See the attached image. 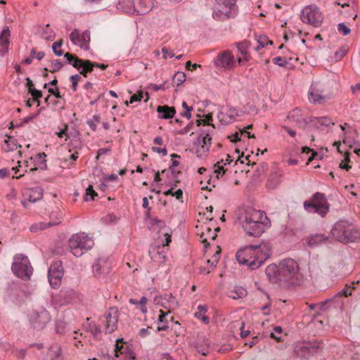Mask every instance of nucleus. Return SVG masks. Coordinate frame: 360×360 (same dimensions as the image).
<instances>
[{"label":"nucleus","mask_w":360,"mask_h":360,"mask_svg":"<svg viewBox=\"0 0 360 360\" xmlns=\"http://www.w3.org/2000/svg\"><path fill=\"white\" fill-rule=\"evenodd\" d=\"M271 251L266 244L250 245L240 250L236 254V260L251 269H258L269 257Z\"/></svg>","instance_id":"nucleus-1"},{"label":"nucleus","mask_w":360,"mask_h":360,"mask_svg":"<svg viewBox=\"0 0 360 360\" xmlns=\"http://www.w3.org/2000/svg\"><path fill=\"white\" fill-rule=\"evenodd\" d=\"M270 221L264 212L248 208L242 217V226L247 234L261 236L270 226Z\"/></svg>","instance_id":"nucleus-2"},{"label":"nucleus","mask_w":360,"mask_h":360,"mask_svg":"<svg viewBox=\"0 0 360 360\" xmlns=\"http://www.w3.org/2000/svg\"><path fill=\"white\" fill-rule=\"evenodd\" d=\"M330 233L333 238L344 244L355 243L360 240V231L347 220H339L335 223Z\"/></svg>","instance_id":"nucleus-3"},{"label":"nucleus","mask_w":360,"mask_h":360,"mask_svg":"<svg viewBox=\"0 0 360 360\" xmlns=\"http://www.w3.org/2000/svg\"><path fill=\"white\" fill-rule=\"evenodd\" d=\"M280 276L282 284L299 285L302 278L297 262L290 258L285 259L280 262Z\"/></svg>","instance_id":"nucleus-4"},{"label":"nucleus","mask_w":360,"mask_h":360,"mask_svg":"<svg viewBox=\"0 0 360 360\" xmlns=\"http://www.w3.org/2000/svg\"><path fill=\"white\" fill-rule=\"evenodd\" d=\"M94 240L84 233L73 234L68 240V246L72 254L81 257L94 246Z\"/></svg>","instance_id":"nucleus-5"},{"label":"nucleus","mask_w":360,"mask_h":360,"mask_svg":"<svg viewBox=\"0 0 360 360\" xmlns=\"http://www.w3.org/2000/svg\"><path fill=\"white\" fill-rule=\"evenodd\" d=\"M214 132V126L213 124H207L204 125V128L194 142L195 154L198 158H202L209 151L211 146L212 136Z\"/></svg>","instance_id":"nucleus-6"},{"label":"nucleus","mask_w":360,"mask_h":360,"mask_svg":"<svg viewBox=\"0 0 360 360\" xmlns=\"http://www.w3.org/2000/svg\"><path fill=\"white\" fill-rule=\"evenodd\" d=\"M304 208L309 213L324 217L329 211V204L323 193L316 192L309 200L304 201Z\"/></svg>","instance_id":"nucleus-7"},{"label":"nucleus","mask_w":360,"mask_h":360,"mask_svg":"<svg viewBox=\"0 0 360 360\" xmlns=\"http://www.w3.org/2000/svg\"><path fill=\"white\" fill-rule=\"evenodd\" d=\"M216 4L212 13L217 20H224L236 15V0H215Z\"/></svg>","instance_id":"nucleus-8"},{"label":"nucleus","mask_w":360,"mask_h":360,"mask_svg":"<svg viewBox=\"0 0 360 360\" xmlns=\"http://www.w3.org/2000/svg\"><path fill=\"white\" fill-rule=\"evenodd\" d=\"M11 269L16 276L25 280L30 279L33 272L29 259L22 255L15 256Z\"/></svg>","instance_id":"nucleus-9"},{"label":"nucleus","mask_w":360,"mask_h":360,"mask_svg":"<svg viewBox=\"0 0 360 360\" xmlns=\"http://www.w3.org/2000/svg\"><path fill=\"white\" fill-rule=\"evenodd\" d=\"M322 348V342L318 341L297 342L293 345L294 352L302 358L313 356L319 353Z\"/></svg>","instance_id":"nucleus-10"},{"label":"nucleus","mask_w":360,"mask_h":360,"mask_svg":"<svg viewBox=\"0 0 360 360\" xmlns=\"http://www.w3.org/2000/svg\"><path fill=\"white\" fill-rule=\"evenodd\" d=\"M50 314L44 307L33 309L28 314L30 324L36 330L44 329L50 321Z\"/></svg>","instance_id":"nucleus-11"},{"label":"nucleus","mask_w":360,"mask_h":360,"mask_svg":"<svg viewBox=\"0 0 360 360\" xmlns=\"http://www.w3.org/2000/svg\"><path fill=\"white\" fill-rule=\"evenodd\" d=\"M64 58L66 59L67 64L72 65L85 77H87V73L93 71L94 65H98L97 63L91 62L89 60L79 59L70 53H65Z\"/></svg>","instance_id":"nucleus-12"},{"label":"nucleus","mask_w":360,"mask_h":360,"mask_svg":"<svg viewBox=\"0 0 360 360\" xmlns=\"http://www.w3.org/2000/svg\"><path fill=\"white\" fill-rule=\"evenodd\" d=\"M301 20L314 27H320L323 22V17L318 7L314 5L305 6L301 13Z\"/></svg>","instance_id":"nucleus-13"},{"label":"nucleus","mask_w":360,"mask_h":360,"mask_svg":"<svg viewBox=\"0 0 360 360\" xmlns=\"http://www.w3.org/2000/svg\"><path fill=\"white\" fill-rule=\"evenodd\" d=\"M118 319V309L115 307H110L101 319L102 322L105 323L106 333H112L117 329Z\"/></svg>","instance_id":"nucleus-14"},{"label":"nucleus","mask_w":360,"mask_h":360,"mask_svg":"<svg viewBox=\"0 0 360 360\" xmlns=\"http://www.w3.org/2000/svg\"><path fill=\"white\" fill-rule=\"evenodd\" d=\"M214 63L220 70H232L235 67L234 56L231 51H225L214 59Z\"/></svg>","instance_id":"nucleus-15"},{"label":"nucleus","mask_w":360,"mask_h":360,"mask_svg":"<svg viewBox=\"0 0 360 360\" xmlns=\"http://www.w3.org/2000/svg\"><path fill=\"white\" fill-rule=\"evenodd\" d=\"M111 266L108 257H99L92 265V271L96 277L101 278L110 272Z\"/></svg>","instance_id":"nucleus-16"},{"label":"nucleus","mask_w":360,"mask_h":360,"mask_svg":"<svg viewBox=\"0 0 360 360\" xmlns=\"http://www.w3.org/2000/svg\"><path fill=\"white\" fill-rule=\"evenodd\" d=\"M70 39L73 44L87 50L90 41V32L89 30H85L80 33L77 29H75L70 34Z\"/></svg>","instance_id":"nucleus-17"},{"label":"nucleus","mask_w":360,"mask_h":360,"mask_svg":"<svg viewBox=\"0 0 360 360\" xmlns=\"http://www.w3.org/2000/svg\"><path fill=\"white\" fill-rule=\"evenodd\" d=\"M49 217L50 221L49 223H36L30 226V230L32 232H37V231L39 230L46 229L49 226L59 224L62 219V212L59 210L56 209V210H53L50 213Z\"/></svg>","instance_id":"nucleus-18"},{"label":"nucleus","mask_w":360,"mask_h":360,"mask_svg":"<svg viewBox=\"0 0 360 360\" xmlns=\"http://www.w3.org/2000/svg\"><path fill=\"white\" fill-rule=\"evenodd\" d=\"M63 276V271L60 263L52 264L49 269L48 278L50 285L53 288L59 287L61 279Z\"/></svg>","instance_id":"nucleus-19"},{"label":"nucleus","mask_w":360,"mask_h":360,"mask_svg":"<svg viewBox=\"0 0 360 360\" xmlns=\"http://www.w3.org/2000/svg\"><path fill=\"white\" fill-rule=\"evenodd\" d=\"M43 195V190L41 187L26 188L23 191V199L21 202L25 207H27L30 203L35 202L40 200Z\"/></svg>","instance_id":"nucleus-20"},{"label":"nucleus","mask_w":360,"mask_h":360,"mask_svg":"<svg viewBox=\"0 0 360 360\" xmlns=\"http://www.w3.org/2000/svg\"><path fill=\"white\" fill-rule=\"evenodd\" d=\"M237 116V110L231 107H222L217 115V117L222 124H228L233 122Z\"/></svg>","instance_id":"nucleus-21"},{"label":"nucleus","mask_w":360,"mask_h":360,"mask_svg":"<svg viewBox=\"0 0 360 360\" xmlns=\"http://www.w3.org/2000/svg\"><path fill=\"white\" fill-rule=\"evenodd\" d=\"M323 91L316 84H312L308 91V98L314 104H323L326 102Z\"/></svg>","instance_id":"nucleus-22"},{"label":"nucleus","mask_w":360,"mask_h":360,"mask_svg":"<svg viewBox=\"0 0 360 360\" xmlns=\"http://www.w3.org/2000/svg\"><path fill=\"white\" fill-rule=\"evenodd\" d=\"M288 120L293 122L297 127L305 129L309 124V117L304 118L300 109H294L290 111L288 116Z\"/></svg>","instance_id":"nucleus-23"},{"label":"nucleus","mask_w":360,"mask_h":360,"mask_svg":"<svg viewBox=\"0 0 360 360\" xmlns=\"http://www.w3.org/2000/svg\"><path fill=\"white\" fill-rule=\"evenodd\" d=\"M335 123L332 122L331 119L328 117H309L308 127L310 128L324 130L330 125H333Z\"/></svg>","instance_id":"nucleus-24"},{"label":"nucleus","mask_w":360,"mask_h":360,"mask_svg":"<svg viewBox=\"0 0 360 360\" xmlns=\"http://www.w3.org/2000/svg\"><path fill=\"white\" fill-rule=\"evenodd\" d=\"M265 274L272 283L282 285L281 276H280V264L277 266L271 264L266 268Z\"/></svg>","instance_id":"nucleus-25"},{"label":"nucleus","mask_w":360,"mask_h":360,"mask_svg":"<svg viewBox=\"0 0 360 360\" xmlns=\"http://www.w3.org/2000/svg\"><path fill=\"white\" fill-rule=\"evenodd\" d=\"M151 259L158 264H162L167 260V252L163 247L156 246L149 250Z\"/></svg>","instance_id":"nucleus-26"},{"label":"nucleus","mask_w":360,"mask_h":360,"mask_svg":"<svg viewBox=\"0 0 360 360\" xmlns=\"http://www.w3.org/2000/svg\"><path fill=\"white\" fill-rule=\"evenodd\" d=\"M135 15H144L148 13L153 7V0H134Z\"/></svg>","instance_id":"nucleus-27"},{"label":"nucleus","mask_w":360,"mask_h":360,"mask_svg":"<svg viewBox=\"0 0 360 360\" xmlns=\"http://www.w3.org/2000/svg\"><path fill=\"white\" fill-rule=\"evenodd\" d=\"M10 35L8 27H4L0 34V55L1 56H4L8 51Z\"/></svg>","instance_id":"nucleus-28"},{"label":"nucleus","mask_w":360,"mask_h":360,"mask_svg":"<svg viewBox=\"0 0 360 360\" xmlns=\"http://www.w3.org/2000/svg\"><path fill=\"white\" fill-rule=\"evenodd\" d=\"M116 8L122 13L135 15L136 9L134 5V0H119Z\"/></svg>","instance_id":"nucleus-29"},{"label":"nucleus","mask_w":360,"mask_h":360,"mask_svg":"<svg viewBox=\"0 0 360 360\" xmlns=\"http://www.w3.org/2000/svg\"><path fill=\"white\" fill-rule=\"evenodd\" d=\"M195 347L199 354L207 356L210 351V342L205 336L200 337L197 340Z\"/></svg>","instance_id":"nucleus-30"},{"label":"nucleus","mask_w":360,"mask_h":360,"mask_svg":"<svg viewBox=\"0 0 360 360\" xmlns=\"http://www.w3.org/2000/svg\"><path fill=\"white\" fill-rule=\"evenodd\" d=\"M158 117L160 119H170L172 118L176 112L174 108L169 107L167 105H160L157 108Z\"/></svg>","instance_id":"nucleus-31"},{"label":"nucleus","mask_w":360,"mask_h":360,"mask_svg":"<svg viewBox=\"0 0 360 360\" xmlns=\"http://www.w3.org/2000/svg\"><path fill=\"white\" fill-rule=\"evenodd\" d=\"M61 296L64 298L66 304H74L79 301V295L72 289L61 292Z\"/></svg>","instance_id":"nucleus-32"},{"label":"nucleus","mask_w":360,"mask_h":360,"mask_svg":"<svg viewBox=\"0 0 360 360\" xmlns=\"http://www.w3.org/2000/svg\"><path fill=\"white\" fill-rule=\"evenodd\" d=\"M48 355L51 360H63L60 346L57 343L53 344L49 349Z\"/></svg>","instance_id":"nucleus-33"},{"label":"nucleus","mask_w":360,"mask_h":360,"mask_svg":"<svg viewBox=\"0 0 360 360\" xmlns=\"http://www.w3.org/2000/svg\"><path fill=\"white\" fill-rule=\"evenodd\" d=\"M328 238L323 234L311 235L308 240V245L310 247H314L326 242Z\"/></svg>","instance_id":"nucleus-34"},{"label":"nucleus","mask_w":360,"mask_h":360,"mask_svg":"<svg viewBox=\"0 0 360 360\" xmlns=\"http://www.w3.org/2000/svg\"><path fill=\"white\" fill-rule=\"evenodd\" d=\"M247 290L243 287H236L233 290L229 291V297L233 300H238L247 295Z\"/></svg>","instance_id":"nucleus-35"},{"label":"nucleus","mask_w":360,"mask_h":360,"mask_svg":"<svg viewBox=\"0 0 360 360\" xmlns=\"http://www.w3.org/2000/svg\"><path fill=\"white\" fill-rule=\"evenodd\" d=\"M165 300L167 301V302H164L162 305L165 309H168L169 311L171 310H174L178 307V302L176 298L172 294L166 296Z\"/></svg>","instance_id":"nucleus-36"},{"label":"nucleus","mask_w":360,"mask_h":360,"mask_svg":"<svg viewBox=\"0 0 360 360\" xmlns=\"http://www.w3.org/2000/svg\"><path fill=\"white\" fill-rule=\"evenodd\" d=\"M128 347H124L123 345V339L118 338L116 340V344L115 345V356L118 358L120 355H123L124 353L127 350Z\"/></svg>","instance_id":"nucleus-37"},{"label":"nucleus","mask_w":360,"mask_h":360,"mask_svg":"<svg viewBox=\"0 0 360 360\" xmlns=\"http://www.w3.org/2000/svg\"><path fill=\"white\" fill-rule=\"evenodd\" d=\"M4 143L6 144V148H4L6 151H13L18 148L17 141L13 137L7 136L4 140Z\"/></svg>","instance_id":"nucleus-38"},{"label":"nucleus","mask_w":360,"mask_h":360,"mask_svg":"<svg viewBox=\"0 0 360 360\" xmlns=\"http://www.w3.org/2000/svg\"><path fill=\"white\" fill-rule=\"evenodd\" d=\"M238 51L243 56L245 60H248V50L250 46V44L248 41H242L236 44Z\"/></svg>","instance_id":"nucleus-39"},{"label":"nucleus","mask_w":360,"mask_h":360,"mask_svg":"<svg viewBox=\"0 0 360 360\" xmlns=\"http://www.w3.org/2000/svg\"><path fill=\"white\" fill-rule=\"evenodd\" d=\"M258 46L255 48V50L258 51L261 48L264 47L266 45L272 44V41L269 39L266 35H259L257 38Z\"/></svg>","instance_id":"nucleus-40"},{"label":"nucleus","mask_w":360,"mask_h":360,"mask_svg":"<svg viewBox=\"0 0 360 360\" xmlns=\"http://www.w3.org/2000/svg\"><path fill=\"white\" fill-rule=\"evenodd\" d=\"M160 316L158 317V321L162 323V325L161 326L158 327V330H166L169 328V326L167 324V322L165 320V316L170 313L169 311L168 312L165 313L162 310H160Z\"/></svg>","instance_id":"nucleus-41"},{"label":"nucleus","mask_w":360,"mask_h":360,"mask_svg":"<svg viewBox=\"0 0 360 360\" xmlns=\"http://www.w3.org/2000/svg\"><path fill=\"white\" fill-rule=\"evenodd\" d=\"M41 37L46 40H52L55 37V33L49 27V24H46L43 28Z\"/></svg>","instance_id":"nucleus-42"},{"label":"nucleus","mask_w":360,"mask_h":360,"mask_svg":"<svg viewBox=\"0 0 360 360\" xmlns=\"http://www.w3.org/2000/svg\"><path fill=\"white\" fill-rule=\"evenodd\" d=\"M186 80V75L183 72H177L172 78V83L174 85L179 86L183 84Z\"/></svg>","instance_id":"nucleus-43"},{"label":"nucleus","mask_w":360,"mask_h":360,"mask_svg":"<svg viewBox=\"0 0 360 360\" xmlns=\"http://www.w3.org/2000/svg\"><path fill=\"white\" fill-rule=\"evenodd\" d=\"M63 45V40H58L55 41L52 44V50L53 53L56 56H61L63 55V51L60 49Z\"/></svg>","instance_id":"nucleus-44"},{"label":"nucleus","mask_w":360,"mask_h":360,"mask_svg":"<svg viewBox=\"0 0 360 360\" xmlns=\"http://www.w3.org/2000/svg\"><path fill=\"white\" fill-rule=\"evenodd\" d=\"M224 160H221L220 162H218L214 165V172L216 174V176L219 179L221 177L225 174V169L224 168Z\"/></svg>","instance_id":"nucleus-45"},{"label":"nucleus","mask_w":360,"mask_h":360,"mask_svg":"<svg viewBox=\"0 0 360 360\" xmlns=\"http://www.w3.org/2000/svg\"><path fill=\"white\" fill-rule=\"evenodd\" d=\"M144 95L146 96V98L145 100V101L146 102L148 99V94L143 93V91H139L138 94H135L132 95L131 96L129 102L126 101V105H129V103H133L135 101H141L143 98Z\"/></svg>","instance_id":"nucleus-46"},{"label":"nucleus","mask_w":360,"mask_h":360,"mask_svg":"<svg viewBox=\"0 0 360 360\" xmlns=\"http://www.w3.org/2000/svg\"><path fill=\"white\" fill-rule=\"evenodd\" d=\"M97 195V193L93 189V186L89 185V187L86 189V193L84 195V200L89 201L94 200V197Z\"/></svg>","instance_id":"nucleus-47"},{"label":"nucleus","mask_w":360,"mask_h":360,"mask_svg":"<svg viewBox=\"0 0 360 360\" xmlns=\"http://www.w3.org/2000/svg\"><path fill=\"white\" fill-rule=\"evenodd\" d=\"M280 182H281V180L278 176H271L267 181L266 186L269 189H274L278 186Z\"/></svg>","instance_id":"nucleus-48"},{"label":"nucleus","mask_w":360,"mask_h":360,"mask_svg":"<svg viewBox=\"0 0 360 360\" xmlns=\"http://www.w3.org/2000/svg\"><path fill=\"white\" fill-rule=\"evenodd\" d=\"M63 65V63H62L59 60H51V69L49 70V71L51 72H58L62 69Z\"/></svg>","instance_id":"nucleus-49"},{"label":"nucleus","mask_w":360,"mask_h":360,"mask_svg":"<svg viewBox=\"0 0 360 360\" xmlns=\"http://www.w3.org/2000/svg\"><path fill=\"white\" fill-rule=\"evenodd\" d=\"M220 250L217 251L212 257V259H207V263L209 268L212 270L218 263L219 259Z\"/></svg>","instance_id":"nucleus-50"},{"label":"nucleus","mask_w":360,"mask_h":360,"mask_svg":"<svg viewBox=\"0 0 360 360\" xmlns=\"http://www.w3.org/2000/svg\"><path fill=\"white\" fill-rule=\"evenodd\" d=\"M283 332V328L281 326H276L274 328L273 332H271L270 336L271 338L276 340L277 341H281V336Z\"/></svg>","instance_id":"nucleus-51"},{"label":"nucleus","mask_w":360,"mask_h":360,"mask_svg":"<svg viewBox=\"0 0 360 360\" xmlns=\"http://www.w3.org/2000/svg\"><path fill=\"white\" fill-rule=\"evenodd\" d=\"M182 107L186 110V111L181 112V116L185 117L189 120L191 117V111L193 110V107L188 106L186 101H183Z\"/></svg>","instance_id":"nucleus-52"},{"label":"nucleus","mask_w":360,"mask_h":360,"mask_svg":"<svg viewBox=\"0 0 360 360\" xmlns=\"http://www.w3.org/2000/svg\"><path fill=\"white\" fill-rule=\"evenodd\" d=\"M33 97V100L34 101H37L38 103V105H39V98L42 96V94L40 91L34 89V88H30V92Z\"/></svg>","instance_id":"nucleus-53"},{"label":"nucleus","mask_w":360,"mask_h":360,"mask_svg":"<svg viewBox=\"0 0 360 360\" xmlns=\"http://www.w3.org/2000/svg\"><path fill=\"white\" fill-rule=\"evenodd\" d=\"M338 30L343 36H347L351 32L350 29L343 22L339 23L338 25Z\"/></svg>","instance_id":"nucleus-54"},{"label":"nucleus","mask_w":360,"mask_h":360,"mask_svg":"<svg viewBox=\"0 0 360 360\" xmlns=\"http://www.w3.org/2000/svg\"><path fill=\"white\" fill-rule=\"evenodd\" d=\"M82 77L79 75H74L70 77V80L72 82V89L73 91H76L77 89L78 82L81 80Z\"/></svg>","instance_id":"nucleus-55"},{"label":"nucleus","mask_w":360,"mask_h":360,"mask_svg":"<svg viewBox=\"0 0 360 360\" xmlns=\"http://www.w3.org/2000/svg\"><path fill=\"white\" fill-rule=\"evenodd\" d=\"M99 122H100V116L95 115L93 116L92 120L88 121V124L91 129L95 131L96 129V123H98Z\"/></svg>","instance_id":"nucleus-56"},{"label":"nucleus","mask_w":360,"mask_h":360,"mask_svg":"<svg viewBox=\"0 0 360 360\" xmlns=\"http://www.w3.org/2000/svg\"><path fill=\"white\" fill-rule=\"evenodd\" d=\"M147 301L148 299L145 296L142 297L139 300L140 310L143 314H146L148 311V309L146 307Z\"/></svg>","instance_id":"nucleus-57"},{"label":"nucleus","mask_w":360,"mask_h":360,"mask_svg":"<svg viewBox=\"0 0 360 360\" xmlns=\"http://www.w3.org/2000/svg\"><path fill=\"white\" fill-rule=\"evenodd\" d=\"M273 63L275 65H277L280 67H285V65L287 64L286 60L281 56H278V57L274 58Z\"/></svg>","instance_id":"nucleus-58"},{"label":"nucleus","mask_w":360,"mask_h":360,"mask_svg":"<svg viewBox=\"0 0 360 360\" xmlns=\"http://www.w3.org/2000/svg\"><path fill=\"white\" fill-rule=\"evenodd\" d=\"M122 356H124L122 360H129V359L134 360L136 358V355H135L134 352L129 348H127V350L126 351L125 353H124V354Z\"/></svg>","instance_id":"nucleus-59"},{"label":"nucleus","mask_w":360,"mask_h":360,"mask_svg":"<svg viewBox=\"0 0 360 360\" xmlns=\"http://www.w3.org/2000/svg\"><path fill=\"white\" fill-rule=\"evenodd\" d=\"M194 316L198 319H200L202 321V322H203L204 323H206V324L208 323L210 321L209 317L207 316L202 315L200 311L195 312Z\"/></svg>","instance_id":"nucleus-60"},{"label":"nucleus","mask_w":360,"mask_h":360,"mask_svg":"<svg viewBox=\"0 0 360 360\" xmlns=\"http://www.w3.org/2000/svg\"><path fill=\"white\" fill-rule=\"evenodd\" d=\"M347 52V49L343 48V47L340 49V50L337 51L335 53V59L336 60L341 59L344 56L346 55Z\"/></svg>","instance_id":"nucleus-61"},{"label":"nucleus","mask_w":360,"mask_h":360,"mask_svg":"<svg viewBox=\"0 0 360 360\" xmlns=\"http://www.w3.org/2000/svg\"><path fill=\"white\" fill-rule=\"evenodd\" d=\"M242 135H244L243 134V131H241V130L240 129V131H236L231 136H230L231 141H240V136Z\"/></svg>","instance_id":"nucleus-62"},{"label":"nucleus","mask_w":360,"mask_h":360,"mask_svg":"<svg viewBox=\"0 0 360 360\" xmlns=\"http://www.w3.org/2000/svg\"><path fill=\"white\" fill-rule=\"evenodd\" d=\"M152 150L158 153H161L163 156H166L167 154V150L165 147L160 148V147H153Z\"/></svg>","instance_id":"nucleus-63"},{"label":"nucleus","mask_w":360,"mask_h":360,"mask_svg":"<svg viewBox=\"0 0 360 360\" xmlns=\"http://www.w3.org/2000/svg\"><path fill=\"white\" fill-rule=\"evenodd\" d=\"M162 53L163 54V58L165 59H166L168 56L171 58L174 56V53L172 52H169V49L167 47L162 48Z\"/></svg>","instance_id":"nucleus-64"}]
</instances>
